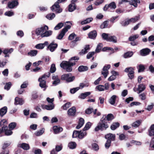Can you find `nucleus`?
Listing matches in <instances>:
<instances>
[{"instance_id": "f257e3e1", "label": "nucleus", "mask_w": 154, "mask_h": 154, "mask_svg": "<svg viewBox=\"0 0 154 154\" xmlns=\"http://www.w3.org/2000/svg\"><path fill=\"white\" fill-rule=\"evenodd\" d=\"M79 57H72L70 60L68 61H63L60 64V67L63 69L66 70L68 72H70L72 70V66L75 64V62H71L72 60H76L79 59Z\"/></svg>"}, {"instance_id": "f03ea898", "label": "nucleus", "mask_w": 154, "mask_h": 154, "mask_svg": "<svg viewBox=\"0 0 154 154\" xmlns=\"http://www.w3.org/2000/svg\"><path fill=\"white\" fill-rule=\"evenodd\" d=\"M109 127V125L107 124L106 120L104 118V116H103L98 123L97 126L95 128V131H98L99 130L103 131L106 130Z\"/></svg>"}, {"instance_id": "7ed1b4c3", "label": "nucleus", "mask_w": 154, "mask_h": 154, "mask_svg": "<svg viewBox=\"0 0 154 154\" xmlns=\"http://www.w3.org/2000/svg\"><path fill=\"white\" fill-rule=\"evenodd\" d=\"M75 79L74 76H72L71 73L63 74L61 76V79L62 80H66L67 82H71L73 81Z\"/></svg>"}, {"instance_id": "20e7f679", "label": "nucleus", "mask_w": 154, "mask_h": 154, "mask_svg": "<svg viewBox=\"0 0 154 154\" xmlns=\"http://www.w3.org/2000/svg\"><path fill=\"white\" fill-rule=\"evenodd\" d=\"M48 29V26L45 25L37 28L35 30V33L37 35H40L42 37V35L44 32Z\"/></svg>"}, {"instance_id": "39448f33", "label": "nucleus", "mask_w": 154, "mask_h": 154, "mask_svg": "<svg viewBox=\"0 0 154 154\" xmlns=\"http://www.w3.org/2000/svg\"><path fill=\"white\" fill-rule=\"evenodd\" d=\"M149 134L150 136H154L150 142V147L154 148V124L151 126L150 130L149 131Z\"/></svg>"}, {"instance_id": "423d86ee", "label": "nucleus", "mask_w": 154, "mask_h": 154, "mask_svg": "<svg viewBox=\"0 0 154 154\" xmlns=\"http://www.w3.org/2000/svg\"><path fill=\"white\" fill-rule=\"evenodd\" d=\"M51 9L53 11L59 13L62 11V9L60 8L58 2H55L51 7Z\"/></svg>"}, {"instance_id": "0eeeda50", "label": "nucleus", "mask_w": 154, "mask_h": 154, "mask_svg": "<svg viewBox=\"0 0 154 154\" xmlns=\"http://www.w3.org/2000/svg\"><path fill=\"white\" fill-rule=\"evenodd\" d=\"M110 67L111 66L109 64L106 65L103 67L101 72V74L103 75L105 78H106L108 75L109 71L108 70L110 68Z\"/></svg>"}, {"instance_id": "6e6552de", "label": "nucleus", "mask_w": 154, "mask_h": 154, "mask_svg": "<svg viewBox=\"0 0 154 154\" xmlns=\"http://www.w3.org/2000/svg\"><path fill=\"white\" fill-rule=\"evenodd\" d=\"M19 3L18 0H11L8 4V6L10 9H13L17 6Z\"/></svg>"}, {"instance_id": "1a4fd4ad", "label": "nucleus", "mask_w": 154, "mask_h": 154, "mask_svg": "<svg viewBox=\"0 0 154 154\" xmlns=\"http://www.w3.org/2000/svg\"><path fill=\"white\" fill-rule=\"evenodd\" d=\"M70 28L71 26L70 25H68L63 28L58 35L57 38H62Z\"/></svg>"}, {"instance_id": "9d476101", "label": "nucleus", "mask_w": 154, "mask_h": 154, "mask_svg": "<svg viewBox=\"0 0 154 154\" xmlns=\"http://www.w3.org/2000/svg\"><path fill=\"white\" fill-rule=\"evenodd\" d=\"M45 75H44L41 78L38 79V81L40 82L39 85L41 88H44V91H45L46 88V81L45 79Z\"/></svg>"}, {"instance_id": "9b49d317", "label": "nucleus", "mask_w": 154, "mask_h": 154, "mask_svg": "<svg viewBox=\"0 0 154 154\" xmlns=\"http://www.w3.org/2000/svg\"><path fill=\"white\" fill-rule=\"evenodd\" d=\"M57 46V45L54 43V42H52L48 46L47 50H49L51 52H53L56 48Z\"/></svg>"}, {"instance_id": "f8f14e48", "label": "nucleus", "mask_w": 154, "mask_h": 154, "mask_svg": "<svg viewBox=\"0 0 154 154\" xmlns=\"http://www.w3.org/2000/svg\"><path fill=\"white\" fill-rule=\"evenodd\" d=\"M76 111L75 107L73 106L68 110L67 114L69 116H74L75 114Z\"/></svg>"}, {"instance_id": "ddd939ff", "label": "nucleus", "mask_w": 154, "mask_h": 154, "mask_svg": "<svg viewBox=\"0 0 154 154\" xmlns=\"http://www.w3.org/2000/svg\"><path fill=\"white\" fill-rule=\"evenodd\" d=\"M13 49L12 48L10 49H5L3 51V53L5 54V57H9V54H11L13 51Z\"/></svg>"}, {"instance_id": "4468645a", "label": "nucleus", "mask_w": 154, "mask_h": 154, "mask_svg": "<svg viewBox=\"0 0 154 154\" xmlns=\"http://www.w3.org/2000/svg\"><path fill=\"white\" fill-rule=\"evenodd\" d=\"M150 51V50L148 48H144L140 51V54L142 56H145L148 55Z\"/></svg>"}, {"instance_id": "2eb2a0df", "label": "nucleus", "mask_w": 154, "mask_h": 154, "mask_svg": "<svg viewBox=\"0 0 154 154\" xmlns=\"http://www.w3.org/2000/svg\"><path fill=\"white\" fill-rule=\"evenodd\" d=\"M18 146L25 150H28L30 148L29 144L25 143L20 144L18 145Z\"/></svg>"}, {"instance_id": "dca6fc26", "label": "nucleus", "mask_w": 154, "mask_h": 154, "mask_svg": "<svg viewBox=\"0 0 154 154\" xmlns=\"http://www.w3.org/2000/svg\"><path fill=\"white\" fill-rule=\"evenodd\" d=\"M115 135L111 133L108 134L106 135L105 136V138L107 140H110V141L114 140L115 139Z\"/></svg>"}, {"instance_id": "f3484780", "label": "nucleus", "mask_w": 154, "mask_h": 154, "mask_svg": "<svg viewBox=\"0 0 154 154\" xmlns=\"http://www.w3.org/2000/svg\"><path fill=\"white\" fill-rule=\"evenodd\" d=\"M24 103V101L22 99H20L17 97H16L15 99L14 104L15 105H22Z\"/></svg>"}, {"instance_id": "a211bd4d", "label": "nucleus", "mask_w": 154, "mask_h": 154, "mask_svg": "<svg viewBox=\"0 0 154 154\" xmlns=\"http://www.w3.org/2000/svg\"><path fill=\"white\" fill-rule=\"evenodd\" d=\"M102 36L103 38H116L114 35H112L110 34L103 33L102 34Z\"/></svg>"}, {"instance_id": "6ab92c4d", "label": "nucleus", "mask_w": 154, "mask_h": 154, "mask_svg": "<svg viewBox=\"0 0 154 154\" xmlns=\"http://www.w3.org/2000/svg\"><path fill=\"white\" fill-rule=\"evenodd\" d=\"M53 32L51 30L45 31L42 35V38L47 37L51 36Z\"/></svg>"}, {"instance_id": "aec40b11", "label": "nucleus", "mask_w": 154, "mask_h": 154, "mask_svg": "<svg viewBox=\"0 0 154 154\" xmlns=\"http://www.w3.org/2000/svg\"><path fill=\"white\" fill-rule=\"evenodd\" d=\"M48 42H45L43 44H39L35 46V48L38 49H42L45 45H48Z\"/></svg>"}, {"instance_id": "412c9836", "label": "nucleus", "mask_w": 154, "mask_h": 154, "mask_svg": "<svg viewBox=\"0 0 154 154\" xmlns=\"http://www.w3.org/2000/svg\"><path fill=\"white\" fill-rule=\"evenodd\" d=\"M97 35V32L95 30L91 32L88 34V36L90 38H95Z\"/></svg>"}, {"instance_id": "4be33fe9", "label": "nucleus", "mask_w": 154, "mask_h": 154, "mask_svg": "<svg viewBox=\"0 0 154 154\" xmlns=\"http://www.w3.org/2000/svg\"><path fill=\"white\" fill-rule=\"evenodd\" d=\"M91 94V93L90 92H87L84 93H82L79 96V98L84 99L87 97L89 95Z\"/></svg>"}, {"instance_id": "5701e85b", "label": "nucleus", "mask_w": 154, "mask_h": 154, "mask_svg": "<svg viewBox=\"0 0 154 154\" xmlns=\"http://www.w3.org/2000/svg\"><path fill=\"white\" fill-rule=\"evenodd\" d=\"M84 122V120L83 118H80L78 122V124L76 127V128L77 129L80 128L83 125Z\"/></svg>"}, {"instance_id": "b1692460", "label": "nucleus", "mask_w": 154, "mask_h": 154, "mask_svg": "<svg viewBox=\"0 0 154 154\" xmlns=\"http://www.w3.org/2000/svg\"><path fill=\"white\" fill-rule=\"evenodd\" d=\"M7 107L6 106H4L0 109V115L2 117L7 112Z\"/></svg>"}, {"instance_id": "393cba45", "label": "nucleus", "mask_w": 154, "mask_h": 154, "mask_svg": "<svg viewBox=\"0 0 154 154\" xmlns=\"http://www.w3.org/2000/svg\"><path fill=\"white\" fill-rule=\"evenodd\" d=\"M140 2V0H131L129 2V4L132 5L135 7H137V4Z\"/></svg>"}, {"instance_id": "a878e982", "label": "nucleus", "mask_w": 154, "mask_h": 154, "mask_svg": "<svg viewBox=\"0 0 154 154\" xmlns=\"http://www.w3.org/2000/svg\"><path fill=\"white\" fill-rule=\"evenodd\" d=\"M53 129L55 134H57L62 131L63 130V128L57 126H54L53 127Z\"/></svg>"}, {"instance_id": "bb28decb", "label": "nucleus", "mask_w": 154, "mask_h": 154, "mask_svg": "<svg viewBox=\"0 0 154 154\" xmlns=\"http://www.w3.org/2000/svg\"><path fill=\"white\" fill-rule=\"evenodd\" d=\"M103 116H104V118H105V119H106V121H111L114 119V116L112 114H109L106 116V115H104Z\"/></svg>"}, {"instance_id": "cd10ccee", "label": "nucleus", "mask_w": 154, "mask_h": 154, "mask_svg": "<svg viewBox=\"0 0 154 154\" xmlns=\"http://www.w3.org/2000/svg\"><path fill=\"white\" fill-rule=\"evenodd\" d=\"M90 49V45H86L85 46L84 49H82L81 51L79 52L80 54H85L87 53L88 51Z\"/></svg>"}, {"instance_id": "c85d7f7f", "label": "nucleus", "mask_w": 154, "mask_h": 154, "mask_svg": "<svg viewBox=\"0 0 154 154\" xmlns=\"http://www.w3.org/2000/svg\"><path fill=\"white\" fill-rule=\"evenodd\" d=\"M138 86L137 90L139 91V93L143 91L146 88L145 85L143 84L139 85Z\"/></svg>"}, {"instance_id": "c756f323", "label": "nucleus", "mask_w": 154, "mask_h": 154, "mask_svg": "<svg viewBox=\"0 0 154 154\" xmlns=\"http://www.w3.org/2000/svg\"><path fill=\"white\" fill-rule=\"evenodd\" d=\"M116 97L115 95H113L111 97L109 100V102L111 104L113 105L115 104Z\"/></svg>"}, {"instance_id": "7c9ffc66", "label": "nucleus", "mask_w": 154, "mask_h": 154, "mask_svg": "<svg viewBox=\"0 0 154 154\" xmlns=\"http://www.w3.org/2000/svg\"><path fill=\"white\" fill-rule=\"evenodd\" d=\"M42 107L43 109H45L48 110H50L53 109L54 108V106L53 104L52 103L50 105H42Z\"/></svg>"}, {"instance_id": "2f4dec72", "label": "nucleus", "mask_w": 154, "mask_h": 154, "mask_svg": "<svg viewBox=\"0 0 154 154\" xmlns=\"http://www.w3.org/2000/svg\"><path fill=\"white\" fill-rule=\"evenodd\" d=\"M134 68L130 67L125 68L124 71L128 73H134Z\"/></svg>"}, {"instance_id": "473e14b6", "label": "nucleus", "mask_w": 154, "mask_h": 154, "mask_svg": "<svg viewBox=\"0 0 154 154\" xmlns=\"http://www.w3.org/2000/svg\"><path fill=\"white\" fill-rule=\"evenodd\" d=\"M140 18L139 16H135L134 17L131 18L130 19H128L129 22L130 23H134L138 20Z\"/></svg>"}, {"instance_id": "72a5a7b5", "label": "nucleus", "mask_w": 154, "mask_h": 154, "mask_svg": "<svg viewBox=\"0 0 154 154\" xmlns=\"http://www.w3.org/2000/svg\"><path fill=\"white\" fill-rule=\"evenodd\" d=\"M45 129L42 128V129L36 131L35 133V135L37 136H39L42 135L44 132Z\"/></svg>"}, {"instance_id": "f704fd0d", "label": "nucleus", "mask_w": 154, "mask_h": 154, "mask_svg": "<svg viewBox=\"0 0 154 154\" xmlns=\"http://www.w3.org/2000/svg\"><path fill=\"white\" fill-rule=\"evenodd\" d=\"M5 131V134L7 135H11L12 133V132L11 129L9 130L7 126L5 127L4 129Z\"/></svg>"}, {"instance_id": "c9c22d12", "label": "nucleus", "mask_w": 154, "mask_h": 154, "mask_svg": "<svg viewBox=\"0 0 154 154\" xmlns=\"http://www.w3.org/2000/svg\"><path fill=\"white\" fill-rule=\"evenodd\" d=\"M133 54V53L132 52H128L125 53L123 56L125 58H127L131 57Z\"/></svg>"}, {"instance_id": "e433bc0d", "label": "nucleus", "mask_w": 154, "mask_h": 154, "mask_svg": "<svg viewBox=\"0 0 154 154\" xmlns=\"http://www.w3.org/2000/svg\"><path fill=\"white\" fill-rule=\"evenodd\" d=\"M119 126V124L118 122L113 123L111 125L110 128L112 130H114Z\"/></svg>"}, {"instance_id": "4c0bfd02", "label": "nucleus", "mask_w": 154, "mask_h": 154, "mask_svg": "<svg viewBox=\"0 0 154 154\" xmlns=\"http://www.w3.org/2000/svg\"><path fill=\"white\" fill-rule=\"evenodd\" d=\"M129 43L132 46L136 45L138 43L136 39H129Z\"/></svg>"}, {"instance_id": "58836bf2", "label": "nucleus", "mask_w": 154, "mask_h": 154, "mask_svg": "<svg viewBox=\"0 0 154 154\" xmlns=\"http://www.w3.org/2000/svg\"><path fill=\"white\" fill-rule=\"evenodd\" d=\"M88 69V67L87 66H81L79 67L78 70L80 72H84L87 71Z\"/></svg>"}, {"instance_id": "ea45409f", "label": "nucleus", "mask_w": 154, "mask_h": 154, "mask_svg": "<svg viewBox=\"0 0 154 154\" xmlns=\"http://www.w3.org/2000/svg\"><path fill=\"white\" fill-rule=\"evenodd\" d=\"M37 51L35 50H31L28 53V55L31 56H35L37 53Z\"/></svg>"}, {"instance_id": "a19ab883", "label": "nucleus", "mask_w": 154, "mask_h": 154, "mask_svg": "<svg viewBox=\"0 0 154 154\" xmlns=\"http://www.w3.org/2000/svg\"><path fill=\"white\" fill-rule=\"evenodd\" d=\"M93 20V18L91 17L88 18L86 20L82 21L81 22V24L82 25L86 24L87 23H89L91 22Z\"/></svg>"}, {"instance_id": "79ce46f5", "label": "nucleus", "mask_w": 154, "mask_h": 154, "mask_svg": "<svg viewBox=\"0 0 154 154\" xmlns=\"http://www.w3.org/2000/svg\"><path fill=\"white\" fill-rule=\"evenodd\" d=\"M76 8L75 4H71L69 6V11L72 12L74 11Z\"/></svg>"}, {"instance_id": "37998d69", "label": "nucleus", "mask_w": 154, "mask_h": 154, "mask_svg": "<svg viewBox=\"0 0 154 154\" xmlns=\"http://www.w3.org/2000/svg\"><path fill=\"white\" fill-rule=\"evenodd\" d=\"M130 23L128 19H127L121 22L120 24L122 26H128Z\"/></svg>"}, {"instance_id": "c03bdc74", "label": "nucleus", "mask_w": 154, "mask_h": 154, "mask_svg": "<svg viewBox=\"0 0 154 154\" xmlns=\"http://www.w3.org/2000/svg\"><path fill=\"white\" fill-rule=\"evenodd\" d=\"M95 89L99 91H103L104 90V86L102 85H99L96 87Z\"/></svg>"}, {"instance_id": "a18cd8bd", "label": "nucleus", "mask_w": 154, "mask_h": 154, "mask_svg": "<svg viewBox=\"0 0 154 154\" xmlns=\"http://www.w3.org/2000/svg\"><path fill=\"white\" fill-rule=\"evenodd\" d=\"M79 139H82L83 138L84 136H86L87 134L86 132L85 131H79Z\"/></svg>"}, {"instance_id": "49530a36", "label": "nucleus", "mask_w": 154, "mask_h": 154, "mask_svg": "<svg viewBox=\"0 0 154 154\" xmlns=\"http://www.w3.org/2000/svg\"><path fill=\"white\" fill-rule=\"evenodd\" d=\"M55 14L54 13H50L47 14L46 16V17L49 20H51L55 17Z\"/></svg>"}, {"instance_id": "de8ad7c7", "label": "nucleus", "mask_w": 154, "mask_h": 154, "mask_svg": "<svg viewBox=\"0 0 154 154\" xmlns=\"http://www.w3.org/2000/svg\"><path fill=\"white\" fill-rule=\"evenodd\" d=\"M108 7L110 9H115L116 8V5L115 3L114 2H112L110 3L109 5H108Z\"/></svg>"}, {"instance_id": "09e8293b", "label": "nucleus", "mask_w": 154, "mask_h": 154, "mask_svg": "<svg viewBox=\"0 0 154 154\" xmlns=\"http://www.w3.org/2000/svg\"><path fill=\"white\" fill-rule=\"evenodd\" d=\"M103 47V45L101 43L99 44L97 46L95 50V52L96 53H99Z\"/></svg>"}, {"instance_id": "8fccbe9b", "label": "nucleus", "mask_w": 154, "mask_h": 154, "mask_svg": "<svg viewBox=\"0 0 154 154\" xmlns=\"http://www.w3.org/2000/svg\"><path fill=\"white\" fill-rule=\"evenodd\" d=\"M63 26V24L62 23H58L54 27V29L55 30H58L61 29Z\"/></svg>"}, {"instance_id": "3c124183", "label": "nucleus", "mask_w": 154, "mask_h": 154, "mask_svg": "<svg viewBox=\"0 0 154 154\" xmlns=\"http://www.w3.org/2000/svg\"><path fill=\"white\" fill-rule=\"evenodd\" d=\"M140 123L141 121L140 120H138L133 122L132 124V126L133 127H137L140 125Z\"/></svg>"}, {"instance_id": "603ef678", "label": "nucleus", "mask_w": 154, "mask_h": 154, "mask_svg": "<svg viewBox=\"0 0 154 154\" xmlns=\"http://www.w3.org/2000/svg\"><path fill=\"white\" fill-rule=\"evenodd\" d=\"M76 144L75 142H71L68 144V146L70 149H73L75 148Z\"/></svg>"}, {"instance_id": "864d4df0", "label": "nucleus", "mask_w": 154, "mask_h": 154, "mask_svg": "<svg viewBox=\"0 0 154 154\" xmlns=\"http://www.w3.org/2000/svg\"><path fill=\"white\" fill-rule=\"evenodd\" d=\"M71 106V104L69 102L67 103H65L62 106V107L64 110H66L69 107Z\"/></svg>"}, {"instance_id": "5fc2aeb1", "label": "nucleus", "mask_w": 154, "mask_h": 154, "mask_svg": "<svg viewBox=\"0 0 154 154\" xmlns=\"http://www.w3.org/2000/svg\"><path fill=\"white\" fill-rule=\"evenodd\" d=\"M91 126V123L90 122H88L85 125V127L83 129V131H85L88 130Z\"/></svg>"}, {"instance_id": "6e6d98bb", "label": "nucleus", "mask_w": 154, "mask_h": 154, "mask_svg": "<svg viewBox=\"0 0 154 154\" xmlns=\"http://www.w3.org/2000/svg\"><path fill=\"white\" fill-rule=\"evenodd\" d=\"M16 125V124L15 122H12L9 125V127L10 129L12 130L13 129Z\"/></svg>"}, {"instance_id": "4d7b16f0", "label": "nucleus", "mask_w": 154, "mask_h": 154, "mask_svg": "<svg viewBox=\"0 0 154 154\" xmlns=\"http://www.w3.org/2000/svg\"><path fill=\"white\" fill-rule=\"evenodd\" d=\"M7 121L3 119L0 122V125L1 126H4V127L7 126Z\"/></svg>"}, {"instance_id": "13d9d810", "label": "nucleus", "mask_w": 154, "mask_h": 154, "mask_svg": "<svg viewBox=\"0 0 154 154\" xmlns=\"http://www.w3.org/2000/svg\"><path fill=\"white\" fill-rule=\"evenodd\" d=\"M11 84L10 82L7 83L4 87V89L5 90H8L10 88Z\"/></svg>"}, {"instance_id": "bf43d9fd", "label": "nucleus", "mask_w": 154, "mask_h": 154, "mask_svg": "<svg viewBox=\"0 0 154 154\" xmlns=\"http://www.w3.org/2000/svg\"><path fill=\"white\" fill-rule=\"evenodd\" d=\"M56 70L55 65L54 64H52L51 65L50 72L51 73H54Z\"/></svg>"}, {"instance_id": "052dcab7", "label": "nucleus", "mask_w": 154, "mask_h": 154, "mask_svg": "<svg viewBox=\"0 0 154 154\" xmlns=\"http://www.w3.org/2000/svg\"><path fill=\"white\" fill-rule=\"evenodd\" d=\"M79 131H74L73 133L72 137L73 138H76L78 137L79 138Z\"/></svg>"}, {"instance_id": "680f3d73", "label": "nucleus", "mask_w": 154, "mask_h": 154, "mask_svg": "<svg viewBox=\"0 0 154 154\" xmlns=\"http://www.w3.org/2000/svg\"><path fill=\"white\" fill-rule=\"evenodd\" d=\"M80 89L79 87H77L71 89L70 90V92L72 94L75 93L76 92L78 91Z\"/></svg>"}, {"instance_id": "e2e57ef3", "label": "nucleus", "mask_w": 154, "mask_h": 154, "mask_svg": "<svg viewBox=\"0 0 154 154\" xmlns=\"http://www.w3.org/2000/svg\"><path fill=\"white\" fill-rule=\"evenodd\" d=\"M145 68L144 66L142 65H140L139 66V68L138 72H142L144 70Z\"/></svg>"}, {"instance_id": "0e129e2a", "label": "nucleus", "mask_w": 154, "mask_h": 154, "mask_svg": "<svg viewBox=\"0 0 154 154\" xmlns=\"http://www.w3.org/2000/svg\"><path fill=\"white\" fill-rule=\"evenodd\" d=\"M92 147L93 149L95 151L99 149L98 146L97 144L95 143L92 144Z\"/></svg>"}, {"instance_id": "69168bd1", "label": "nucleus", "mask_w": 154, "mask_h": 154, "mask_svg": "<svg viewBox=\"0 0 154 154\" xmlns=\"http://www.w3.org/2000/svg\"><path fill=\"white\" fill-rule=\"evenodd\" d=\"M69 38H78L77 37L76 35L74 33H72L70 34L69 36Z\"/></svg>"}, {"instance_id": "338daca9", "label": "nucleus", "mask_w": 154, "mask_h": 154, "mask_svg": "<svg viewBox=\"0 0 154 154\" xmlns=\"http://www.w3.org/2000/svg\"><path fill=\"white\" fill-rule=\"evenodd\" d=\"M108 26L107 22V21H104L101 26L100 27L102 29L105 28L107 27Z\"/></svg>"}, {"instance_id": "774afa93", "label": "nucleus", "mask_w": 154, "mask_h": 154, "mask_svg": "<svg viewBox=\"0 0 154 154\" xmlns=\"http://www.w3.org/2000/svg\"><path fill=\"white\" fill-rule=\"evenodd\" d=\"M111 141L109 140H107L106 143L105 144V147L107 149L110 146Z\"/></svg>"}]
</instances>
